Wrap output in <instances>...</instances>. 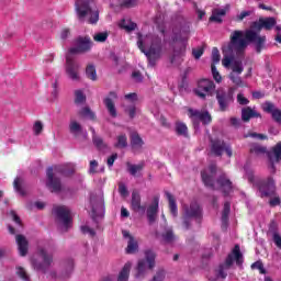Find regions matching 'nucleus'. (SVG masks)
<instances>
[{
  "label": "nucleus",
  "instance_id": "0e129e2a",
  "mask_svg": "<svg viewBox=\"0 0 281 281\" xmlns=\"http://www.w3.org/2000/svg\"><path fill=\"white\" fill-rule=\"evenodd\" d=\"M125 100H128V102H137V93L132 92V93L125 94Z\"/></svg>",
  "mask_w": 281,
  "mask_h": 281
},
{
  "label": "nucleus",
  "instance_id": "1a4fd4ad",
  "mask_svg": "<svg viewBox=\"0 0 281 281\" xmlns=\"http://www.w3.org/2000/svg\"><path fill=\"white\" fill-rule=\"evenodd\" d=\"M214 91H216V85L211 79H202L198 83V88L194 89L195 95L201 100H205V98H212L214 95Z\"/></svg>",
  "mask_w": 281,
  "mask_h": 281
},
{
  "label": "nucleus",
  "instance_id": "393cba45",
  "mask_svg": "<svg viewBox=\"0 0 281 281\" xmlns=\"http://www.w3.org/2000/svg\"><path fill=\"white\" fill-rule=\"evenodd\" d=\"M263 111H266V113H271L274 122H278L279 124H281V110L277 109L273 103L266 102L263 104Z\"/></svg>",
  "mask_w": 281,
  "mask_h": 281
},
{
  "label": "nucleus",
  "instance_id": "49530a36",
  "mask_svg": "<svg viewBox=\"0 0 281 281\" xmlns=\"http://www.w3.org/2000/svg\"><path fill=\"white\" fill-rule=\"evenodd\" d=\"M16 276H19L23 281H30V274H27V271H25V268L23 267L16 268Z\"/></svg>",
  "mask_w": 281,
  "mask_h": 281
},
{
  "label": "nucleus",
  "instance_id": "58836bf2",
  "mask_svg": "<svg viewBox=\"0 0 281 281\" xmlns=\"http://www.w3.org/2000/svg\"><path fill=\"white\" fill-rule=\"evenodd\" d=\"M126 166H127V171L130 172V175H132V177H135L137 172H142V170H144V162H140L138 165H133L131 162H127Z\"/></svg>",
  "mask_w": 281,
  "mask_h": 281
},
{
  "label": "nucleus",
  "instance_id": "2f4dec72",
  "mask_svg": "<svg viewBox=\"0 0 281 281\" xmlns=\"http://www.w3.org/2000/svg\"><path fill=\"white\" fill-rule=\"evenodd\" d=\"M259 30H271L276 27V18L260 19L258 23Z\"/></svg>",
  "mask_w": 281,
  "mask_h": 281
},
{
  "label": "nucleus",
  "instance_id": "13d9d810",
  "mask_svg": "<svg viewBox=\"0 0 281 281\" xmlns=\"http://www.w3.org/2000/svg\"><path fill=\"white\" fill-rule=\"evenodd\" d=\"M97 172H98V161L97 160H91L90 161L89 173L90 175H95Z\"/></svg>",
  "mask_w": 281,
  "mask_h": 281
},
{
  "label": "nucleus",
  "instance_id": "603ef678",
  "mask_svg": "<svg viewBox=\"0 0 281 281\" xmlns=\"http://www.w3.org/2000/svg\"><path fill=\"white\" fill-rule=\"evenodd\" d=\"M212 60L214 66L218 65L221 63V53L218 52V48L214 47L212 49Z\"/></svg>",
  "mask_w": 281,
  "mask_h": 281
},
{
  "label": "nucleus",
  "instance_id": "6e6552de",
  "mask_svg": "<svg viewBox=\"0 0 281 281\" xmlns=\"http://www.w3.org/2000/svg\"><path fill=\"white\" fill-rule=\"evenodd\" d=\"M234 91H236L234 88H218L216 90V100L220 106V111H227L234 103Z\"/></svg>",
  "mask_w": 281,
  "mask_h": 281
},
{
  "label": "nucleus",
  "instance_id": "473e14b6",
  "mask_svg": "<svg viewBox=\"0 0 281 281\" xmlns=\"http://www.w3.org/2000/svg\"><path fill=\"white\" fill-rule=\"evenodd\" d=\"M132 267L133 263H131L130 261L126 262L121 272L119 273L117 281H128V276H131Z\"/></svg>",
  "mask_w": 281,
  "mask_h": 281
},
{
  "label": "nucleus",
  "instance_id": "aec40b11",
  "mask_svg": "<svg viewBox=\"0 0 281 281\" xmlns=\"http://www.w3.org/2000/svg\"><path fill=\"white\" fill-rule=\"evenodd\" d=\"M147 221L150 225L157 221V214H159V196L155 195L151 203L147 206Z\"/></svg>",
  "mask_w": 281,
  "mask_h": 281
},
{
  "label": "nucleus",
  "instance_id": "e2e57ef3",
  "mask_svg": "<svg viewBox=\"0 0 281 281\" xmlns=\"http://www.w3.org/2000/svg\"><path fill=\"white\" fill-rule=\"evenodd\" d=\"M69 36H71V31L69 29H64L60 33V38L63 41H67V38H69Z\"/></svg>",
  "mask_w": 281,
  "mask_h": 281
},
{
  "label": "nucleus",
  "instance_id": "c9c22d12",
  "mask_svg": "<svg viewBox=\"0 0 281 281\" xmlns=\"http://www.w3.org/2000/svg\"><path fill=\"white\" fill-rule=\"evenodd\" d=\"M250 153L251 155H256L257 157H260L262 155H266L267 147L259 145V144H251L250 145Z\"/></svg>",
  "mask_w": 281,
  "mask_h": 281
},
{
  "label": "nucleus",
  "instance_id": "bb28decb",
  "mask_svg": "<svg viewBox=\"0 0 281 281\" xmlns=\"http://www.w3.org/2000/svg\"><path fill=\"white\" fill-rule=\"evenodd\" d=\"M217 188L224 192V194H229L233 190L232 181L227 178L226 175H223L217 180Z\"/></svg>",
  "mask_w": 281,
  "mask_h": 281
},
{
  "label": "nucleus",
  "instance_id": "f257e3e1",
  "mask_svg": "<svg viewBox=\"0 0 281 281\" xmlns=\"http://www.w3.org/2000/svg\"><path fill=\"white\" fill-rule=\"evenodd\" d=\"M265 41H267V37L259 36L258 33L252 30L246 32L233 31L229 37V43L222 47L224 54L222 65L225 69L232 70L228 78L236 85V87L244 86L240 74L245 71V67L243 66V59L238 58L245 56V49H247L249 43H256V52L260 54L262 47H265Z\"/></svg>",
  "mask_w": 281,
  "mask_h": 281
},
{
  "label": "nucleus",
  "instance_id": "a18cd8bd",
  "mask_svg": "<svg viewBox=\"0 0 281 281\" xmlns=\"http://www.w3.org/2000/svg\"><path fill=\"white\" fill-rule=\"evenodd\" d=\"M109 38L108 32H99L93 35V41L95 43H104Z\"/></svg>",
  "mask_w": 281,
  "mask_h": 281
},
{
  "label": "nucleus",
  "instance_id": "6ab92c4d",
  "mask_svg": "<svg viewBox=\"0 0 281 281\" xmlns=\"http://www.w3.org/2000/svg\"><path fill=\"white\" fill-rule=\"evenodd\" d=\"M188 34H190V23L186 20H182L179 25V32L177 29L173 30L172 43H181V41H186L188 38Z\"/></svg>",
  "mask_w": 281,
  "mask_h": 281
},
{
  "label": "nucleus",
  "instance_id": "f03ea898",
  "mask_svg": "<svg viewBox=\"0 0 281 281\" xmlns=\"http://www.w3.org/2000/svg\"><path fill=\"white\" fill-rule=\"evenodd\" d=\"M138 48L149 60V65L155 66V60L161 56V37L153 34H138Z\"/></svg>",
  "mask_w": 281,
  "mask_h": 281
},
{
  "label": "nucleus",
  "instance_id": "37998d69",
  "mask_svg": "<svg viewBox=\"0 0 281 281\" xmlns=\"http://www.w3.org/2000/svg\"><path fill=\"white\" fill-rule=\"evenodd\" d=\"M176 133L182 137H188V125L186 123L177 122L176 123Z\"/></svg>",
  "mask_w": 281,
  "mask_h": 281
},
{
  "label": "nucleus",
  "instance_id": "8fccbe9b",
  "mask_svg": "<svg viewBox=\"0 0 281 281\" xmlns=\"http://www.w3.org/2000/svg\"><path fill=\"white\" fill-rule=\"evenodd\" d=\"M86 100H87V97H85V93H82L80 90H77L75 92V102L77 104H85Z\"/></svg>",
  "mask_w": 281,
  "mask_h": 281
},
{
  "label": "nucleus",
  "instance_id": "4c0bfd02",
  "mask_svg": "<svg viewBox=\"0 0 281 281\" xmlns=\"http://www.w3.org/2000/svg\"><path fill=\"white\" fill-rule=\"evenodd\" d=\"M119 27H121L122 30H125L126 32H133V30H135V27H137V24L133 23L128 19H123L119 23Z\"/></svg>",
  "mask_w": 281,
  "mask_h": 281
},
{
  "label": "nucleus",
  "instance_id": "7c9ffc66",
  "mask_svg": "<svg viewBox=\"0 0 281 281\" xmlns=\"http://www.w3.org/2000/svg\"><path fill=\"white\" fill-rule=\"evenodd\" d=\"M132 210L134 212H140V210L144 212V206H142V195L137 192L132 193Z\"/></svg>",
  "mask_w": 281,
  "mask_h": 281
},
{
  "label": "nucleus",
  "instance_id": "20e7f679",
  "mask_svg": "<svg viewBox=\"0 0 281 281\" xmlns=\"http://www.w3.org/2000/svg\"><path fill=\"white\" fill-rule=\"evenodd\" d=\"M234 260L238 267L243 266V252H240V246L236 245L231 255L225 260L224 265H221L218 269L215 270L216 279L221 278L225 280L227 278V270L234 265Z\"/></svg>",
  "mask_w": 281,
  "mask_h": 281
},
{
  "label": "nucleus",
  "instance_id": "a19ab883",
  "mask_svg": "<svg viewBox=\"0 0 281 281\" xmlns=\"http://www.w3.org/2000/svg\"><path fill=\"white\" fill-rule=\"evenodd\" d=\"M231 204L229 202H225L224 210L222 212V225L223 227H227V221L229 218Z\"/></svg>",
  "mask_w": 281,
  "mask_h": 281
},
{
  "label": "nucleus",
  "instance_id": "412c9836",
  "mask_svg": "<svg viewBox=\"0 0 281 281\" xmlns=\"http://www.w3.org/2000/svg\"><path fill=\"white\" fill-rule=\"evenodd\" d=\"M216 175V165H211L207 169L202 171V181L207 188H213L216 190L214 186V176Z\"/></svg>",
  "mask_w": 281,
  "mask_h": 281
},
{
  "label": "nucleus",
  "instance_id": "864d4df0",
  "mask_svg": "<svg viewBox=\"0 0 281 281\" xmlns=\"http://www.w3.org/2000/svg\"><path fill=\"white\" fill-rule=\"evenodd\" d=\"M23 184V180L21 178H15L14 181H13V187H14V190H16V192H19V194H25L23 192V189L21 188V186Z\"/></svg>",
  "mask_w": 281,
  "mask_h": 281
},
{
  "label": "nucleus",
  "instance_id": "5701e85b",
  "mask_svg": "<svg viewBox=\"0 0 281 281\" xmlns=\"http://www.w3.org/2000/svg\"><path fill=\"white\" fill-rule=\"evenodd\" d=\"M113 100H117V93L115 92H111L110 97L104 99V104L111 117H117V109H115V102Z\"/></svg>",
  "mask_w": 281,
  "mask_h": 281
},
{
  "label": "nucleus",
  "instance_id": "a878e982",
  "mask_svg": "<svg viewBox=\"0 0 281 281\" xmlns=\"http://www.w3.org/2000/svg\"><path fill=\"white\" fill-rule=\"evenodd\" d=\"M15 243L18 245L20 256H27V249L30 247L27 238H25L23 235H16Z\"/></svg>",
  "mask_w": 281,
  "mask_h": 281
},
{
  "label": "nucleus",
  "instance_id": "ea45409f",
  "mask_svg": "<svg viewBox=\"0 0 281 281\" xmlns=\"http://www.w3.org/2000/svg\"><path fill=\"white\" fill-rule=\"evenodd\" d=\"M90 131L92 133V142L97 146V148H99L100 150H102V148H106L104 140L95 135V130L93 127H90Z\"/></svg>",
  "mask_w": 281,
  "mask_h": 281
},
{
  "label": "nucleus",
  "instance_id": "9b49d317",
  "mask_svg": "<svg viewBox=\"0 0 281 281\" xmlns=\"http://www.w3.org/2000/svg\"><path fill=\"white\" fill-rule=\"evenodd\" d=\"M188 115L192 121L194 128H199L200 122H202V124H210L212 122V115H210V112L207 111H199V110L189 108Z\"/></svg>",
  "mask_w": 281,
  "mask_h": 281
},
{
  "label": "nucleus",
  "instance_id": "79ce46f5",
  "mask_svg": "<svg viewBox=\"0 0 281 281\" xmlns=\"http://www.w3.org/2000/svg\"><path fill=\"white\" fill-rule=\"evenodd\" d=\"M164 243H175L176 237L175 233L172 232V228H167L165 232L161 234Z\"/></svg>",
  "mask_w": 281,
  "mask_h": 281
},
{
  "label": "nucleus",
  "instance_id": "680f3d73",
  "mask_svg": "<svg viewBox=\"0 0 281 281\" xmlns=\"http://www.w3.org/2000/svg\"><path fill=\"white\" fill-rule=\"evenodd\" d=\"M251 269H258L260 273H265V266H262V262L256 261L251 265Z\"/></svg>",
  "mask_w": 281,
  "mask_h": 281
},
{
  "label": "nucleus",
  "instance_id": "3c124183",
  "mask_svg": "<svg viewBox=\"0 0 281 281\" xmlns=\"http://www.w3.org/2000/svg\"><path fill=\"white\" fill-rule=\"evenodd\" d=\"M125 113H127L131 120H133L135 115H137V108L135 106V104L127 105L125 106Z\"/></svg>",
  "mask_w": 281,
  "mask_h": 281
},
{
  "label": "nucleus",
  "instance_id": "9d476101",
  "mask_svg": "<svg viewBox=\"0 0 281 281\" xmlns=\"http://www.w3.org/2000/svg\"><path fill=\"white\" fill-rule=\"evenodd\" d=\"M184 215H183V227L184 229H190V218H201V206L196 202H192L189 206L184 205Z\"/></svg>",
  "mask_w": 281,
  "mask_h": 281
},
{
  "label": "nucleus",
  "instance_id": "338daca9",
  "mask_svg": "<svg viewBox=\"0 0 281 281\" xmlns=\"http://www.w3.org/2000/svg\"><path fill=\"white\" fill-rule=\"evenodd\" d=\"M119 192L121 196H128V190L126 189V186L120 184Z\"/></svg>",
  "mask_w": 281,
  "mask_h": 281
},
{
  "label": "nucleus",
  "instance_id": "f8f14e48",
  "mask_svg": "<svg viewBox=\"0 0 281 281\" xmlns=\"http://www.w3.org/2000/svg\"><path fill=\"white\" fill-rule=\"evenodd\" d=\"M58 169L49 167L46 171L47 182L46 186L50 192H63V183L60 179L56 176Z\"/></svg>",
  "mask_w": 281,
  "mask_h": 281
},
{
  "label": "nucleus",
  "instance_id": "7ed1b4c3",
  "mask_svg": "<svg viewBox=\"0 0 281 281\" xmlns=\"http://www.w3.org/2000/svg\"><path fill=\"white\" fill-rule=\"evenodd\" d=\"M75 12L77 19L81 22L88 21L93 24L100 21V11H98L95 0H77L75 2Z\"/></svg>",
  "mask_w": 281,
  "mask_h": 281
},
{
  "label": "nucleus",
  "instance_id": "b1692460",
  "mask_svg": "<svg viewBox=\"0 0 281 281\" xmlns=\"http://www.w3.org/2000/svg\"><path fill=\"white\" fill-rule=\"evenodd\" d=\"M123 236L124 238H127L126 254H137L139 245L137 244V240H135V237L132 236L127 231H123Z\"/></svg>",
  "mask_w": 281,
  "mask_h": 281
},
{
  "label": "nucleus",
  "instance_id": "e433bc0d",
  "mask_svg": "<svg viewBox=\"0 0 281 281\" xmlns=\"http://www.w3.org/2000/svg\"><path fill=\"white\" fill-rule=\"evenodd\" d=\"M128 146V137L126 134H120L116 136V142L114 143V148H126Z\"/></svg>",
  "mask_w": 281,
  "mask_h": 281
},
{
  "label": "nucleus",
  "instance_id": "4d7b16f0",
  "mask_svg": "<svg viewBox=\"0 0 281 281\" xmlns=\"http://www.w3.org/2000/svg\"><path fill=\"white\" fill-rule=\"evenodd\" d=\"M272 240L274 245L278 247V249H281V235L278 233H273Z\"/></svg>",
  "mask_w": 281,
  "mask_h": 281
},
{
  "label": "nucleus",
  "instance_id": "09e8293b",
  "mask_svg": "<svg viewBox=\"0 0 281 281\" xmlns=\"http://www.w3.org/2000/svg\"><path fill=\"white\" fill-rule=\"evenodd\" d=\"M211 71H212V76H213V79L215 80V82H217V83L223 82V77L221 76V72H218V70L216 69V66L211 65Z\"/></svg>",
  "mask_w": 281,
  "mask_h": 281
},
{
  "label": "nucleus",
  "instance_id": "ddd939ff",
  "mask_svg": "<svg viewBox=\"0 0 281 281\" xmlns=\"http://www.w3.org/2000/svg\"><path fill=\"white\" fill-rule=\"evenodd\" d=\"M224 150L227 157H232L233 151H232V146H229V144L218 138L211 139V153L213 155H215L216 157H221Z\"/></svg>",
  "mask_w": 281,
  "mask_h": 281
},
{
  "label": "nucleus",
  "instance_id": "0eeeda50",
  "mask_svg": "<svg viewBox=\"0 0 281 281\" xmlns=\"http://www.w3.org/2000/svg\"><path fill=\"white\" fill-rule=\"evenodd\" d=\"M155 258L156 255L153 250L145 251V259H139L136 266V279L145 278L146 273L155 268Z\"/></svg>",
  "mask_w": 281,
  "mask_h": 281
},
{
  "label": "nucleus",
  "instance_id": "4468645a",
  "mask_svg": "<svg viewBox=\"0 0 281 281\" xmlns=\"http://www.w3.org/2000/svg\"><path fill=\"white\" fill-rule=\"evenodd\" d=\"M271 175H276V164L281 161V142L267 153Z\"/></svg>",
  "mask_w": 281,
  "mask_h": 281
},
{
  "label": "nucleus",
  "instance_id": "bf43d9fd",
  "mask_svg": "<svg viewBox=\"0 0 281 281\" xmlns=\"http://www.w3.org/2000/svg\"><path fill=\"white\" fill-rule=\"evenodd\" d=\"M195 60H199L203 56V47L194 48L192 50Z\"/></svg>",
  "mask_w": 281,
  "mask_h": 281
},
{
  "label": "nucleus",
  "instance_id": "052dcab7",
  "mask_svg": "<svg viewBox=\"0 0 281 281\" xmlns=\"http://www.w3.org/2000/svg\"><path fill=\"white\" fill-rule=\"evenodd\" d=\"M238 104L246 105L249 104V99L245 98L243 93L237 94Z\"/></svg>",
  "mask_w": 281,
  "mask_h": 281
},
{
  "label": "nucleus",
  "instance_id": "dca6fc26",
  "mask_svg": "<svg viewBox=\"0 0 281 281\" xmlns=\"http://www.w3.org/2000/svg\"><path fill=\"white\" fill-rule=\"evenodd\" d=\"M90 204L92 207V218L95 220L98 216H104V198L101 195H91Z\"/></svg>",
  "mask_w": 281,
  "mask_h": 281
},
{
  "label": "nucleus",
  "instance_id": "c756f323",
  "mask_svg": "<svg viewBox=\"0 0 281 281\" xmlns=\"http://www.w3.org/2000/svg\"><path fill=\"white\" fill-rule=\"evenodd\" d=\"M251 117H260V113H258L255 109L251 108H244L241 110V120L244 122H249Z\"/></svg>",
  "mask_w": 281,
  "mask_h": 281
},
{
  "label": "nucleus",
  "instance_id": "cd10ccee",
  "mask_svg": "<svg viewBox=\"0 0 281 281\" xmlns=\"http://www.w3.org/2000/svg\"><path fill=\"white\" fill-rule=\"evenodd\" d=\"M106 3L115 8H135L138 0H104Z\"/></svg>",
  "mask_w": 281,
  "mask_h": 281
},
{
  "label": "nucleus",
  "instance_id": "774afa93",
  "mask_svg": "<svg viewBox=\"0 0 281 281\" xmlns=\"http://www.w3.org/2000/svg\"><path fill=\"white\" fill-rule=\"evenodd\" d=\"M231 124L235 128H238L240 126V119H238V117H231Z\"/></svg>",
  "mask_w": 281,
  "mask_h": 281
},
{
  "label": "nucleus",
  "instance_id": "c85d7f7f",
  "mask_svg": "<svg viewBox=\"0 0 281 281\" xmlns=\"http://www.w3.org/2000/svg\"><path fill=\"white\" fill-rule=\"evenodd\" d=\"M131 146L134 150H142L144 148V139L139 136L138 133L131 134Z\"/></svg>",
  "mask_w": 281,
  "mask_h": 281
},
{
  "label": "nucleus",
  "instance_id": "a211bd4d",
  "mask_svg": "<svg viewBox=\"0 0 281 281\" xmlns=\"http://www.w3.org/2000/svg\"><path fill=\"white\" fill-rule=\"evenodd\" d=\"M80 65H78L70 56L66 57V75L70 80L78 81L80 80Z\"/></svg>",
  "mask_w": 281,
  "mask_h": 281
},
{
  "label": "nucleus",
  "instance_id": "69168bd1",
  "mask_svg": "<svg viewBox=\"0 0 281 281\" xmlns=\"http://www.w3.org/2000/svg\"><path fill=\"white\" fill-rule=\"evenodd\" d=\"M132 77L135 80V82H142V80H144V78L142 77V72L139 71H134L132 74Z\"/></svg>",
  "mask_w": 281,
  "mask_h": 281
},
{
  "label": "nucleus",
  "instance_id": "f3484780",
  "mask_svg": "<svg viewBox=\"0 0 281 281\" xmlns=\"http://www.w3.org/2000/svg\"><path fill=\"white\" fill-rule=\"evenodd\" d=\"M261 196H271L276 193V181L273 178H268L267 180H261L257 183Z\"/></svg>",
  "mask_w": 281,
  "mask_h": 281
},
{
  "label": "nucleus",
  "instance_id": "2eb2a0df",
  "mask_svg": "<svg viewBox=\"0 0 281 281\" xmlns=\"http://www.w3.org/2000/svg\"><path fill=\"white\" fill-rule=\"evenodd\" d=\"M91 46H92L91 38H89L87 36L78 37L75 41V47H71L69 49V53L70 54H85V53L91 50Z\"/></svg>",
  "mask_w": 281,
  "mask_h": 281
},
{
  "label": "nucleus",
  "instance_id": "39448f33",
  "mask_svg": "<svg viewBox=\"0 0 281 281\" xmlns=\"http://www.w3.org/2000/svg\"><path fill=\"white\" fill-rule=\"evenodd\" d=\"M31 262L35 271L47 273V269H49L54 262V257L47 252L46 249L40 248L37 254L32 258Z\"/></svg>",
  "mask_w": 281,
  "mask_h": 281
},
{
  "label": "nucleus",
  "instance_id": "4be33fe9",
  "mask_svg": "<svg viewBox=\"0 0 281 281\" xmlns=\"http://www.w3.org/2000/svg\"><path fill=\"white\" fill-rule=\"evenodd\" d=\"M229 10V5H226L223 9L216 8L212 10V15L209 21L211 23H223V19L227 15V11Z\"/></svg>",
  "mask_w": 281,
  "mask_h": 281
},
{
  "label": "nucleus",
  "instance_id": "f704fd0d",
  "mask_svg": "<svg viewBox=\"0 0 281 281\" xmlns=\"http://www.w3.org/2000/svg\"><path fill=\"white\" fill-rule=\"evenodd\" d=\"M69 131L71 135L78 137V135L82 134V125H80L76 120H71L69 123Z\"/></svg>",
  "mask_w": 281,
  "mask_h": 281
},
{
  "label": "nucleus",
  "instance_id": "de8ad7c7",
  "mask_svg": "<svg viewBox=\"0 0 281 281\" xmlns=\"http://www.w3.org/2000/svg\"><path fill=\"white\" fill-rule=\"evenodd\" d=\"M79 115L81 117H89L90 120H93V117H95V114H93V112L91 111V109L89 108H82L79 112Z\"/></svg>",
  "mask_w": 281,
  "mask_h": 281
},
{
  "label": "nucleus",
  "instance_id": "72a5a7b5",
  "mask_svg": "<svg viewBox=\"0 0 281 281\" xmlns=\"http://www.w3.org/2000/svg\"><path fill=\"white\" fill-rule=\"evenodd\" d=\"M166 196H167L168 202H169V210L171 212V215L173 216V218H177L178 209H177V202L175 201V196H172L170 194V192H166Z\"/></svg>",
  "mask_w": 281,
  "mask_h": 281
},
{
  "label": "nucleus",
  "instance_id": "6e6d98bb",
  "mask_svg": "<svg viewBox=\"0 0 281 281\" xmlns=\"http://www.w3.org/2000/svg\"><path fill=\"white\" fill-rule=\"evenodd\" d=\"M9 216H11L12 221L21 227V217H19L15 211H10Z\"/></svg>",
  "mask_w": 281,
  "mask_h": 281
},
{
  "label": "nucleus",
  "instance_id": "c03bdc74",
  "mask_svg": "<svg viewBox=\"0 0 281 281\" xmlns=\"http://www.w3.org/2000/svg\"><path fill=\"white\" fill-rule=\"evenodd\" d=\"M86 76L87 78H89V80H98V74L95 72V66L93 65H89L87 68H86Z\"/></svg>",
  "mask_w": 281,
  "mask_h": 281
},
{
  "label": "nucleus",
  "instance_id": "5fc2aeb1",
  "mask_svg": "<svg viewBox=\"0 0 281 281\" xmlns=\"http://www.w3.org/2000/svg\"><path fill=\"white\" fill-rule=\"evenodd\" d=\"M33 132L35 135H41V133H43V123L41 121L34 123Z\"/></svg>",
  "mask_w": 281,
  "mask_h": 281
},
{
  "label": "nucleus",
  "instance_id": "423d86ee",
  "mask_svg": "<svg viewBox=\"0 0 281 281\" xmlns=\"http://www.w3.org/2000/svg\"><path fill=\"white\" fill-rule=\"evenodd\" d=\"M53 213L60 232H67L71 227V211H69V207L55 206Z\"/></svg>",
  "mask_w": 281,
  "mask_h": 281
}]
</instances>
